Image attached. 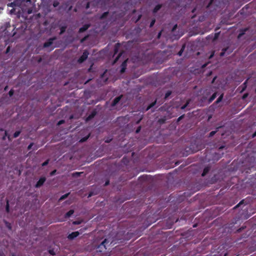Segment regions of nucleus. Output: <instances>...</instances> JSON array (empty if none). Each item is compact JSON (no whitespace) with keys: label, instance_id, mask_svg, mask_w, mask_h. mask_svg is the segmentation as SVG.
Returning a JSON list of instances; mask_svg holds the SVG:
<instances>
[{"label":"nucleus","instance_id":"obj_48","mask_svg":"<svg viewBox=\"0 0 256 256\" xmlns=\"http://www.w3.org/2000/svg\"><path fill=\"white\" fill-rule=\"evenodd\" d=\"M112 140V139H108H108L105 140V142L106 143H109V142H111Z\"/></svg>","mask_w":256,"mask_h":256},{"label":"nucleus","instance_id":"obj_31","mask_svg":"<svg viewBox=\"0 0 256 256\" xmlns=\"http://www.w3.org/2000/svg\"><path fill=\"white\" fill-rule=\"evenodd\" d=\"M122 52H120L118 54V56H117V57L116 58L115 60H114V62H116L119 59V58L122 55Z\"/></svg>","mask_w":256,"mask_h":256},{"label":"nucleus","instance_id":"obj_9","mask_svg":"<svg viewBox=\"0 0 256 256\" xmlns=\"http://www.w3.org/2000/svg\"><path fill=\"white\" fill-rule=\"evenodd\" d=\"M96 115V111H92L91 114L88 116H87V118H86V122H88L92 118H93L94 116Z\"/></svg>","mask_w":256,"mask_h":256},{"label":"nucleus","instance_id":"obj_26","mask_svg":"<svg viewBox=\"0 0 256 256\" xmlns=\"http://www.w3.org/2000/svg\"><path fill=\"white\" fill-rule=\"evenodd\" d=\"M5 224H6V228L9 230H11L12 228V225L11 224L8 222H5Z\"/></svg>","mask_w":256,"mask_h":256},{"label":"nucleus","instance_id":"obj_58","mask_svg":"<svg viewBox=\"0 0 256 256\" xmlns=\"http://www.w3.org/2000/svg\"><path fill=\"white\" fill-rule=\"evenodd\" d=\"M92 192H90V193L89 194V195H88V197H90V196H92Z\"/></svg>","mask_w":256,"mask_h":256},{"label":"nucleus","instance_id":"obj_22","mask_svg":"<svg viewBox=\"0 0 256 256\" xmlns=\"http://www.w3.org/2000/svg\"><path fill=\"white\" fill-rule=\"evenodd\" d=\"M83 172H76L72 174V176L78 178L80 176L81 174H82Z\"/></svg>","mask_w":256,"mask_h":256},{"label":"nucleus","instance_id":"obj_61","mask_svg":"<svg viewBox=\"0 0 256 256\" xmlns=\"http://www.w3.org/2000/svg\"><path fill=\"white\" fill-rule=\"evenodd\" d=\"M140 120H139L137 122V124H138L139 122H140Z\"/></svg>","mask_w":256,"mask_h":256},{"label":"nucleus","instance_id":"obj_18","mask_svg":"<svg viewBox=\"0 0 256 256\" xmlns=\"http://www.w3.org/2000/svg\"><path fill=\"white\" fill-rule=\"evenodd\" d=\"M66 26H61L60 28V34H63L66 32Z\"/></svg>","mask_w":256,"mask_h":256},{"label":"nucleus","instance_id":"obj_36","mask_svg":"<svg viewBox=\"0 0 256 256\" xmlns=\"http://www.w3.org/2000/svg\"><path fill=\"white\" fill-rule=\"evenodd\" d=\"M48 252H49L50 254H52V256H54V255H55V254H56V253H55V252H54V250H48Z\"/></svg>","mask_w":256,"mask_h":256},{"label":"nucleus","instance_id":"obj_17","mask_svg":"<svg viewBox=\"0 0 256 256\" xmlns=\"http://www.w3.org/2000/svg\"><path fill=\"white\" fill-rule=\"evenodd\" d=\"M107 240L105 239L102 242H101V244L98 246V248H102V247H104V249H106L105 243L106 242Z\"/></svg>","mask_w":256,"mask_h":256},{"label":"nucleus","instance_id":"obj_37","mask_svg":"<svg viewBox=\"0 0 256 256\" xmlns=\"http://www.w3.org/2000/svg\"><path fill=\"white\" fill-rule=\"evenodd\" d=\"M65 122L64 120H60L58 122V126H60L63 124H64Z\"/></svg>","mask_w":256,"mask_h":256},{"label":"nucleus","instance_id":"obj_38","mask_svg":"<svg viewBox=\"0 0 256 256\" xmlns=\"http://www.w3.org/2000/svg\"><path fill=\"white\" fill-rule=\"evenodd\" d=\"M48 162H49V160H46L42 164V166H46L48 165Z\"/></svg>","mask_w":256,"mask_h":256},{"label":"nucleus","instance_id":"obj_6","mask_svg":"<svg viewBox=\"0 0 256 256\" xmlns=\"http://www.w3.org/2000/svg\"><path fill=\"white\" fill-rule=\"evenodd\" d=\"M80 235V232L78 231L74 232L69 234L68 238L70 240H73Z\"/></svg>","mask_w":256,"mask_h":256},{"label":"nucleus","instance_id":"obj_3","mask_svg":"<svg viewBox=\"0 0 256 256\" xmlns=\"http://www.w3.org/2000/svg\"><path fill=\"white\" fill-rule=\"evenodd\" d=\"M56 36H54L52 38H50L48 41L45 42L44 44V48H48L53 43L54 40H56Z\"/></svg>","mask_w":256,"mask_h":256},{"label":"nucleus","instance_id":"obj_60","mask_svg":"<svg viewBox=\"0 0 256 256\" xmlns=\"http://www.w3.org/2000/svg\"><path fill=\"white\" fill-rule=\"evenodd\" d=\"M213 54H212L210 56V58H212V56Z\"/></svg>","mask_w":256,"mask_h":256},{"label":"nucleus","instance_id":"obj_32","mask_svg":"<svg viewBox=\"0 0 256 256\" xmlns=\"http://www.w3.org/2000/svg\"><path fill=\"white\" fill-rule=\"evenodd\" d=\"M89 136H85L84 138H82L80 142H86Z\"/></svg>","mask_w":256,"mask_h":256},{"label":"nucleus","instance_id":"obj_30","mask_svg":"<svg viewBox=\"0 0 256 256\" xmlns=\"http://www.w3.org/2000/svg\"><path fill=\"white\" fill-rule=\"evenodd\" d=\"M244 200H241L236 206L234 207V208L236 209V208H238L241 204H242L244 203Z\"/></svg>","mask_w":256,"mask_h":256},{"label":"nucleus","instance_id":"obj_15","mask_svg":"<svg viewBox=\"0 0 256 256\" xmlns=\"http://www.w3.org/2000/svg\"><path fill=\"white\" fill-rule=\"evenodd\" d=\"M108 14H109V12H104L100 16V20H104V19H105L106 18H107V16H108Z\"/></svg>","mask_w":256,"mask_h":256},{"label":"nucleus","instance_id":"obj_2","mask_svg":"<svg viewBox=\"0 0 256 256\" xmlns=\"http://www.w3.org/2000/svg\"><path fill=\"white\" fill-rule=\"evenodd\" d=\"M89 54V52L88 50H84L82 54L80 56V58L78 60V62L79 64H82L84 62L88 57Z\"/></svg>","mask_w":256,"mask_h":256},{"label":"nucleus","instance_id":"obj_54","mask_svg":"<svg viewBox=\"0 0 256 256\" xmlns=\"http://www.w3.org/2000/svg\"><path fill=\"white\" fill-rule=\"evenodd\" d=\"M255 136H256V131L252 134V138H254Z\"/></svg>","mask_w":256,"mask_h":256},{"label":"nucleus","instance_id":"obj_53","mask_svg":"<svg viewBox=\"0 0 256 256\" xmlns=\"http://www.w3.org/2000/svg\"><path fill=\"white\" fill-rule=\"evenodd\" d=\"M224 148H225V146H220L218 148V149H219V150H222V149H223Z\"/></svg>","mask_w":256,"mask_h":256},{"label":"nucleus","instance_id":"obj_29","mask_svg":"<svg viewBox=\"0 0 256 256\" xmlns=\"http://www.w3.org/2000/svg\"><path fill=\"white\" fill-rule=\"evenodd\" d=\"M7 136L9 140H10V136L8 135V132L6 131H5L4 132V136H3V139L5 140L6 137Z\"/></svg>","mask_w":256,"mask_h":256},{"label":"nucleus","instance_id":"obj_41","mask_svg":"<svg viewBox=\"0 0 256 256\" xmlns=\"http://www.w3.org/2000/svg\"><path fill=\"white\" fill-rule=\"evenodd\" d=\"M141 130V126H139L136 130V134H138L140 132V131Z\"/></svg>","mask_w":256,"mask_h":256},{"label":"nucleus","instance_id":"obj_16","mask_svg":"<svg viewBox=\"0 0 256 256\" xmlns=\"http://www.w3.org/2000/svg\"><path fill=\"white\" fill-rule=\"evenodd\" d=\"M158 122L160 124H164L166 122V117H163V118H160L158 120Z\"/></svg>","mask_w":256,"mask_h":256},{"label":"nucleus","instance_id":"obj_23","mask_svg":"<svg viewBox=\"0 0 256 256\" xmlns=\"http://www.w3.org/2000/svg\"><path fill=\"white\" fill-rule=\"evenodd\" d=\"M172 94V92L170 91V90H168V91L166 94H165V96H164V99L166 100L167 99L169 96H170Z\"/></svg>","mask_w":256,"mask_h":256},{"label":"nucleus","instance_id":"obj_4","mask_svg":"<svg viewBox=\"0 0 256 256\" xmlns=\"http://www.w3.org/2000/svg\"><path fill=\"white\" fill-rule=\"evenodd\" d=\"M46 180V178L44 176H42L40 178L39 180L37 182L36 184L35 187L36 188H40L44 184Z\"/></svg>","mask_w":256,"mask_h":256},{"label":"nucleus","instance_id":"obj_8","mask_svg":"<svg viewBox=\"0 0 256 256\" xmlns=\"http://www.w3.org/2000/svg\"><path fill=\"white\" fill-rule=\"evenodd\" d=\"M122 98V96H117L114 98L112 103V106H116L120 101Z\"/></svg>","mask_w":256,"mask_h":256},{"label":"nucleus","instance_id":"obj_19","mask_svg":"<svg viewBox=\"0 0 256 256\" xmlns=\"http://www.w3.org/2000/svg\"><path fill=\"white\" fill-rule=\"evenodd\" d=\"M156 100L154 102H152L150 104H149V106L147 107L146 108V110H149L150 108H152V107H153L154 106H155V104H156Z\"/></svg>","mask_w":256,"mask_h":256},{"label":"nucleus","instance_id":"obj_43","mask_svg":"<svg viewBox=\"0 0 256 256\" xmlns=\"http://www.w3.org/2000/svg\"><path fill=\"white\" fill-rule=\"evenodd\" d=\"M68 196V194H66L64 195H63L62 196L60 200H64V199L66 198Z\"/></svg>","mask_w":256,"mask_h":256},{"label":"nucleus","instance_id":"obj_55","mask_svg":"<svg viewBox=\"0 0 256 256\" xmlns=\"http://www.w3.org/2000/svg\"><path fill=\"white\" fill-rule=\"evenodd\" d=\"M248 94H244V96H243V98H246V96H247Z\"/></svg>","mask_w":256,"mask_h":256},{"label":"nucleus","instance_id":"obj_28","mask_svg":"<svg viewBox=\"0 0 256 256\" xmlns=\"http://www.w3.org/2000/svg\"><path fill=\"white\" fill-rule=\"evenodd\" d=\"M216 132V130H213V131H212L210 134H209V136H208V137L210 138V137H212V136H214Z\"/></svg>","mask_w":256,"mask_h":256},{"label":"nucleus","instance_id":"obj_57","mask_svg":"<svg viewBox=\"0 0 256 256\" xmlns=\"http://www.w3.org/2000/svg\"><path fill=\"white\" fill-rule=\"evenodd\" d=\"M8 86H6L4 88V90H7V89H8Z\"/></svg>","mask_w":256,"mask_h":256},{"label":"nucleus","instance_id":"obj_27","mask_svg":"<svg viewBox=\"0 0 256 256\" xmlns=\"http://www.w3.org/2000/svg\"><path fill=\"white\" fill-rule=\"evenodd\" d=\"M155 22H156L155 18L152 19V21L150 23V28H152L154 26V24Z\"/></svg>","mask_w":256,"mask_h":256},{"label":"nucleus","instance_id":"obj_35","mask_svg":"<svg viewBox=\"0 0 256 256\" xmlns=\"http://www.w3.org/2000/svg\"><path fill=\"white\" fill-rule=\"evenodd\" d=\"M14 91L13 90H10L8 92V95L10 96H12L14 95Z\"/></svg>","mask_w":256,"mask_h":256},{"label":"nucleus","instance_id":"obj_47","mask_svg":"<svg viewBox=\"0 0 256 256\" xmlns=\"http://www.w3.org/2000/svg\"><path fill=\"white\" fill-rule=\"evenodd\" d=\"M188 104V103L186 104H184V106H182L181 107V108H182V110L184 109V108L187 106Z\"/></svg>","mask_w":256,"mask_h":256},{"label":"nucleus","instance_id":"obj_45","mask_svg":"<svg viewBox=\"0 0 256 256\" xmlns=\"http://www.w3.org/2000/svg\"><path fill=\"white\" fill-rule=\"evenodd\" d=\"M184 117V115H182L181 116H180V117H178V122H179Z\"/></svg>","mask_w":256,"mask_h":256},{"label":"nucleus","instance_id":"obj_14","mask_svg":"<svg viewBox=\"0 0 256 256\" xmlns=\"http://www.w3.org/2000/svg\"><path fill=\"white\" fill-rule=\"evenodd\" d=\"M74 213V210H70L68 211L65 214V218H70L73 214Z\"/></svg>","mask_w":256,"mask_h":256},{"label":"nucleus","instance_id":"obj_59","mask_svg":"<svg viewBox=\"0 0 256 256\" xmlns=\"http://www.w3.org/2000/svg\"><path fill=\"white\" fill-rule=\"evenodd\" d=\"M54 7H56V6L57 4H54Z\"/></svg>","mask_w":256,"mask_h":256},{"label":"nucleus","instance_id":"obj_21","mask_svg":"<svg viewBox=\"0 0 256 256\" xmlns=\"http://www.w3.org/2000/svg\"><path fill=\"white\" fill-rule=\"evenodd\" d=\"M185 48V46L183 45L180 49V50L178 52V54L179 56H181L182 55V54L183 53L184 50Z\"/></svg>","mask_w":256,"mask_h":256},{"label":"nucleus","instance_id":"obj_42","mask_svg":"<svg viewBox=\"0 0 256 256\" xmlns=\"http://www.w3.org/2000/svg\"><path fill=\"white\" fill-rule=\"evenodd\" d=\"M90 2H88L86 4V9L89 8H90Z\"/></svg>","mask_w":256,"mask_h":256},{"label":"nucleus","instance_id":"obj_56","mask_svg":"<svg viewBox=\"0 0 256 256\" xmlns=\"http://www.w3.org/2000/svg\"><path fill=\"white\" fill-rule=\"evenodd\" d=\"M10 50V47L8 46L7 48H6V52H8Z\"/></svg>","mask_w":256,"mask_h":256},{"label":"nucleus","instance_id":"obj_51","mask_svg":"<svg viewBox=\"0 0 256 256\" xmlns=\"http://www.w3.org/2000/svg\"><path fill=\"white\" fill-rule=\"evenodd\" d=\"M56 170H54L53 171H52L51 172H50V175L51 176H52L54 174V173L56 172Z\"/></svg>","mask_w":256,"mask_h":256},{"label":"nucleus","instance_id":"obj_49","mask_svg":"<svg viewBox=\"0 0 256 256\" xmlns=\"http://www.w3.org/2000/svg\"><path fill=\"white\" fill-rule=\"evenodd\" d=\"M141 18H142V14L138 15V18L136 20V22H138Z\"/></svg>","mask_w":256,"mask_h":256},{"label":"nucleus","instance_id":"obj_50","mask_svg":"<svg viewBox=\"0 0 256 256\" xmlns=\"http://www.w3.org/2000/svg\"><path fill=\"white\" fill-rule=\"evenodd\" d=\"M246 82H247V80H246V82L243 84L244 86V88H242V90H244L246 88Z\"/></svg>","mask_w":256,"mask_h":256},{"label":"nucleus","instance_id":"obj_44","mask_svg":"<svg viewBox=\"0 0 256 256\" xmlns=\"http://www.w3.org/2000/svg\"><path fill=\"white\" fill-rule=\"evenodd\" d=\"M162 30L160 31V32H158V36H157V38H158V39H159V38H160L161 35H162Z\"/></svg>","mask_w":256,"mask_h":256},{"label":"nucleus","instance_id":"obj_25","mask_svg":"<svg viewBox=\"0 0 256 256\" xmlns=\"http://www.w3.org/2000/svg\"><path fill=\"white\" fill-rule=\"evenodd\" d=\"M6 210L7 212H10V205H9V202L8 200H6Z\"/></svg>","mask_w":256,"mask_h":256},{"label":"nucleus","instance_id":"obj_40","mask_svg":"<svg viewBox=\"0 0 256 256\" xmlns=\"http://www.w3.org/2000/svg\"><path fill=\"white\" fill-rule=\"evenodd\" d=\"M34 145V143L33 142H31L28 146V150H30L32 149V146H33Z\"/></svg>","mask_w":256,"mask_h":256},{"label":"nucleus","instance_id":"obj_46","mask_svg":"<svg viewBox=\"0 0 256 256\" xmlns=\"http://www.w3.org/2000/svg\"><path fill=\"white\" fill-rule=\"evenodd\" d=\"M88 38V36H84V38H82L81 40V42H84V40H86V38Z\"/></svg>","mask_w":256,"mask_h":256},{"label":"nucleus","instance_id":"obj_10","mask_svg":"<svg viewBox=\"0 0 256 256\" xmlns=\"http://www.w3.org/2000/svg\"><path fill=\"white\" fill-rule=\"evenodd\" d=\"M162 7V5L160 4H157L154 8L152 12L154 14H156Z\"/></svg>","mask_w":256,"mask_h":256},{"label":"nucleus","instance_id":"obj_12","mask_svg":"<svg viewBox=\"0 0 256 256\" xmlns=\"http://www.w3.org/2000/svg\"><path fill=\"white\" fill-rule=\"evenodd\" d=\"M210 168L209 166H206L204 168L202 173V176H205L210 171Z\"/></svg>","mask_w":256,"mask_h":256},{"label":"nucleus","instance_id":"obj_5","mask_svg":"<svg viewBox=\"0 0 256 256\" xmlns=\"http://www.w3.org/2000/svg\"><path fill=\"white\" fill-rule=\"evenodd\" d=\"M127 62H128V60H126L122 62V64L120 66L121 69L120 70V72L121 74H122L125 72L126 70V66H127Z\"/></svg>","mask_w":256,"mask_h":256},{"label":"nucleus","instance_id":"obj_52","mask_svg":"<svg viewBox=\"0 0 256 256\" xmlns=\"http://www.w3.org/2000/svg\"><path fill=\"white\" fill-rule=\"evenodd\" d=\"M109 183H110V182L109 180H107L106 182H105V184H104V186H108L109 184Z\"/></svg>","mask_w":256,"mask_h":256},{"label":"nucleus","instance_id":"obj_24","mask_svg":"<svg viewBox=\"0 0 256 256\" xmlns=\"http://www.w3.org/2000/svg\"><path fill=\"white\" fill-rule=\"evenodd\" d=\"M21 132L20 130H18V131H16L14 134V138H16L17 137H18L20 134Z\"/></svg>","mask_w":256,"mask_h":256},{"label":"nucleus","instance_id":"obj_13","mask_svg":"<svg viewBox=\"0 0 256 256\" xmlns=\"http://www.w3.org/2000/svg\"><path fill=\"white\" fill-rule=\"evenodd\" d=\"M217 96V92H216L214 93L212 96L209 98L208 99V102H212L216 97Z\"/></svg>","mask_w":256,"mask_h":256},{"label":"nucleus","instance_id":"obj_39","mask_svg":"<svg viewBox=\"0 0 256 256\" xmlns=\"http://www.w3.org/2000/svg\"><path fill=\"white\" fill-rule=\"evenodd\" d=\"M177 28H178V25H177V24H176L175 25H174V26L172 28V32H174L176 30Z\"/></svg>","mask_w":256,"mask_h":256},{"label":"nucleus","instance_id":"obj_33","mask_svg":"<svg viewBox=\"0 0 256 256\" xmlns=\"http://www.w3.org/2000/svg\"><path fill=\"white\" fill-rule=\"evenodd\" d=\"M220 32H216L214 34V40H216L219 36Z\"/></svg>","mask_w":256,"mask_h":256},{"label":"nucleus","instance_id":"obj_34","mask_svg":"<svg viewBox=\"0 0 256 256\" xmlns=\"http://www.w3.org/2000/svg\"><path fill=\"white\" fill-rule=\"evenodd\" d=\"M226 50H227V48L222 49V52H220V56H224V54H225Z\"/></svg>","mask_w":256,"mask_h":256},{"label":"nucleus","instance_id":"obj_20","mask_svg":"<svg viewBox=\"0 0 256 256\" xmlns=\"http://www.w3.org/2000/svg\"><path fill=\"white\" fill-rule=\"evenodd\" d=\"M223 97H224V94H222L220 95V96L216 100V104H218L220 102L222 98H223Z\"/></svg>","mask_w":256,"mask_h":256},{"label":"nucleus","instance_id":"obj_11","mask_svg":"<svg viewBox=\"0 0 256 256\" xmlns=\"http://www.w3.org/2000/svg\"><path fill=\"white\" fill-rule=\"evenodd\" d=\"M120 43H116L114 48V54H116L118 53L120 48Z\"/></svg>","mask_w":256,"mask_h":256},{"label":"nucleus","instance_id":"obj_1","mask_svg":"<svg viewBox=\"0 0 256 256\" xmlns=\"http://www.w3.org/2000/svg\"><path fill=\"white\" fill-rule=\"evenodd\" d=\"M34 0H14L13 2L8 4V6L13 8L11 13L16 12L22 13V16L30 14L34 8Z\"/></svg>","mask_w":256,"mask_h":256},{"label":"nucleus","instance_id":"obj_7","mask_svg":"<svg viewBox=\"0 0 256 256\" xmlns=\"http://www.w3.org/2000/svg\"><path fill=\"white\" fill-rule=\"evenodd\" d=\"M90 24H84L82 27L80 28L78 30L79 33L83 32L85 31H86L90 27Z\"/></svg>","mask_w":256,"mask_h":256}]
</instances>
